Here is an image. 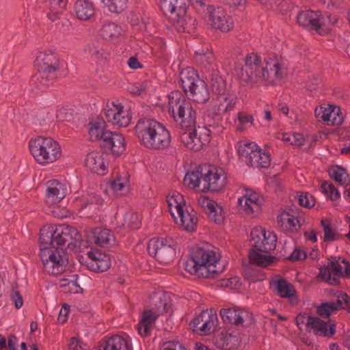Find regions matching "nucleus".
<instances>
[{"instance_id":"10","label":"nucleus","mask_w":350,"mask_h":350,"mask_svg":"<svg viewBox=\"0 0 350 350\" xmlns=\"http://www.w3.org/2000/svg\"><path fill=\"white\" fill-rule=\"evenodd\" d=\"M40 257L43 269L49 275L62 273L68 265V257L63 247L40 241Z\"/></svg>"},{"instance_id":"40","label":"nucleus","mask_w":350,"mask_h":350,"mask_svg":"<svg viewBox=\"0 0 350 350\" xmlns=\"http://www.w3.org/2000/svg\"><path fill=\"white\" fill-rule=\"evenodd\" d=\"M206 78L210 81L213 92L217 96L228 93L226 90V82L216 69L212 68V70L206 74Z\"/></svg>"},{"instance_id":"52","label":"nucleus","mask_w":350,"mask_h":350,"mask_svg":"<svg viewBox=\"0 0 350 350\" xmlns=\"http://www.w3.org/2000/svg\"><path fill=\"white\" fill-rule=\"evenodd\" d=\"M299 204L304 207L310 208L315 204L314 197L308 192H299L297 194Z\"/></svg>"},{"instance_id":"28","label":"nucleus","mask_w":350,"mask_h":350,"mask_svg":"<svg viewBox=\"0 0 350 350\" xmlns=\"http://www.w3.org/2000/svg\"><path fill=\"white\" fill-rule=\"evenodd\" d=\"M315 115L319 120H322L327 125H339L343 120L340 108L333 105H324L317 108Z\"/></svg>"},{"instance_id":"3","label":"nucleus","mask_w":350,"mask_h":350,"mask_svg":"<svg viewBox=\"0 0 350 350\" xmlns=\"http://www.w3.org/2000/svg\"><path fill=\"white\" fill-rule=\"evenodd\" d=\"M191 3L203 5L202 0H161L160 8L170 18L176 29L179 32L192 33L196 27V21L187 14Z\"/></svg>"},{"instance_id":"14","label":"nucleus","mask_w":350,"mask_h":350,"mask_svg":"<svg viewBox=\"0 0 350 350\" xmlns=\"http://www.w3.org/2000/svg\"><path fill=\"white\" fill-rule=\"evenodd\" d=\"M337 21L336 15L328 13L323 14L320 12L311 10L301 12L297 16V21L299 25L314 30L319 34L328 33Z\"/></svg>"},{"instance_id":"55","label":"nucleus","mask_w":350,"mask_h":350,"mask_svg":"<svg viewBox=\"0 0 350 350\" xmlns=\"http://www.w3.org/2000/svg\"><path fill=\"white\" fill-rule=\"evenodd\" d=\"M238 119L241 127L239 129H242L245 127L251 126L253 124V117L245 112H240L238 113Z\"/></svg>"},{"instance_id":"18","label":"nucleus","mask_w":350,"mask_h":350,"mask_svg":"<svg viewBox=\"0 0 350 350\" xmlns=\"http://www.w3.org/2000/svg\"><path fill=\"white\" fill-rule=\"evenodd\" d=\"M176 242L172 238H153L148 244V252L161 263L168 264L176 254Z\"/></svg>"},{"instance_id":"8","label":"nucleus","mask_w":350,"mask_h":350,"mask_svg":"<svg viewBox=\"0 0 350 350\" xmlns=\"http://www.w3.org/2000/svg\"><path fill=\"white\" fill-rule=\"evenodd\" d=\"M28 146L34 160L42 166L55 162L62 155L59 144L51 137L39 136L32 138L29 141Z\"/></svg>"},{"instance_id":"57","label":"nucleus","mask_w":350,"mask_h":350,"mask_svg":"<svg viewBox=\"0 0 350 350\" xmlns=\"http://www.w3.org/2000/svg\"><path fill=\"white\" fill-rule=\"evenodd\" d=\"M56 118L58 121H70L72 119V113L70 109L62 108L57 111Z\"/></svg>"},{"instance_id":"51","label":"nucleus","mask_w":350,"mask_h":350,"mask_svg":"<svg viewBox=\"0 0 350 350\" xmlns=\"http://www.w3.org/2000/svg\"><path fill=\"white\" fill-rule=\"evenodd\" d=\"M110 12L120 13L127 8L129 0H102Z\"/></svg>"},{"instance_id":"33","label":"nucleus","mask_w":350,"mask_h":350,"mask_svg":"<svg viewBox=\"0 0 350 350\" xmlns=\"http://www.w3.org/2000/svg\"><path fill=\"white\" fill-rule=\"evenodd\" d=\"M88 134L91 141L105 139V135L110 131L105 129L106 123L105 120L100 117L92 118L89 123Z\"/></svg>"},{"instance_id":"42","label":"nucleus","mask_w":350,"mask_h":350,"mask_svg":"<svg viewBox=\"0 0 350 350\" xmlns=\"http://www.w3.org/2000/svg\"><path fill=\"white\" fill-rule=\"evenodd\" d=\"M275 287L280 297L289 299L292 304L297 303L296 291L291 284L280 279L275 282Z\"/></svg>"},{"instance_id":"4","label":"nucleus","mask_w":350,"mask_h":350,"mask_svg":"<svg viewBox=\"0 0 350 350\" xmlns=\"http://www.w3.org/2000/svg\"><path fill=\"white\" fill-rule=\"evenodd\" d=\"M220 256L213 250H197L185 263V270L198 277L215 278L224 270L219 262Z\"/></svg>"},{"instance_id":"41","label":"nucleus","mask_w":350,"mask_h":350,"mask_svg":"<svg viewBox=\"0 0 350 350\" xmlns=\"http://www.w3.org/2000/svg\"><path fill=\"white\" fill-rule=\"evenodd\" d=\"M75 11L79 20L87 21L94 16V7L89 0H78L75 3Z\"/></svg>"},{"instance_id":"20","label":"nucleus","mask_w":350,"mask_h":350,"mask_svg":"<svg viewBox=\"0 0 350 350\" xmlns=\"http://www.w3.org/2000/svg\"><path fill=\"white\" fill-rule=\"evenodd\" d=\"M159 299L160 303L159 305H157L156 312L146 310L142 314L140 321L137 324V330L139 334L143 337L150 334L158 317L163 312H168L170 308V303L167 301L166 295L160 296Z\"/></svg>"},{"instance_id":"35","label":"nucleus","mask_w":350,"mask_h":350,"mask_svg":"<svg viewBox=\"0 0 350 350\" xmlns=\"http://www.w3.org/2000/svg\"><path fill=\"white\" fill-rule=\"evenodd\" d=\"M124 29L121 26L112 22L105 23L100 31V36L109 42H116L123 36Z\"/></svg>"},{"instance_id":"19","label":"nucleus","mask_w":350,"mask_h":350,"mask_svg":"<svg viewBox=\"0 0 350 350\" xmlns=\"http://www.w3.org/2000/svg\"><path fill=\"white\" fill-rule=\"evenodd\" d=\"M239 211L248 217H256L261 212L264 204L263 197L251 188H245L238 199Z\"/></svg>"},{"instance_id":"30","label":"nucleus","mask_w":350,"mask_h":350,"mask_svg":"<svg viewBox=\"0 0 350 350\" xmlns=\"http://www.w3.org/2000/svg\"><path fill=\"white\" fill-rule=\"evenodd\" d=\"M340 308L346 309L350 312V297L346 293H340L338 296L337 302H326L317 308L318 314L322 317H328Z\"/></svg>"},{"instance_id":"11","label":"nucleus","mask_w":350,"mask_h":350,"mask_svg":"<svg viewBox=\"0 0 350 350\" xmlns=\"http://www.w3.org/2000/svg\"><path fill=\"white\" fill-rule=\"evenodd\" d=\"M215 120L206 117L204 125L196 129V123L190 126L181 128L180 139L182 144L188 149L198 151L210 142V135L215 129Z\"/></svg>"},{"instance_id":"64","label":"nucleus","mask_w":350,"mask_h":350,"mask_svg":"<svg viewBox=\"0 0 350 350\" xmlns=\"http://www.w3.org/2000/svg\"><path fill=\"white\" fill-rule=\"evenodd\" d=\"M127 64L131 69H138L142 67V64L135 57H131L127 61Z\"/></svg>"},{"instance_id":"21","label":"nucleus","mask_w":350,"mask_h":350,"mask_svg":"<svg viewBox=\"0 0 350 350\" xmlns=\"http://www.w3.org/2000/svg\"><path fill=\"white\" fill-rule=\"evenodd\" d=\"M104 111L107 121L113 125L126 127L131 122V107L122 105L119 100L108 102Z\"/></svg>"},{"instance_id":"62","label":"nucleus","mask_w":350,"mask_h":350,"mask_svg":"<svg viewBox=\"0 0 350 350\" xmlns=\"http://www.w3.org/2000/svg\"><path fill=\"white\" fill-rule=\"evenodd\" d=\"M11 298L16 308L18 309L22 307L23 304V299L17 291L13 290L11 294Z\"/></svg>"},{"instance_id":"46","label":"nucleus","mask_w":350,"mask_h":350,"mask_svg":"<svg viewBox=\"0 0 350 350\" xmlns=\"http://www.w3.org/2000/svg\"><path fill=\"white\" fill-rule=\"evenodd\" d=\"M44 1L49 9L47 16L52 21L58 18L66 5V0H44Z\"/></svg>"},{"instance_id":"53","label":"nucleus","mask_w":350,"mask_h":350,"mask_svg":"<svg viewBox=\"0 0 350 350\" xmlns=\"http://www.w3.org/2000/svg\"><path fill=\"white\" fill-rule=\"evenodd\" d=\"M321 224L324 231V240L325 241H333L338 237L335 230L331 227L329 221L322 220Z\"/></svg>"},{"instance_id":"23","label":"nucleus","mask_w":350,"mask_h":350,"mask_svg":"<svg viewBox=\"0 0 350 350\" xmlns=\"http://www.w3.org/2000/svg\"><path fill=\"white\" fill-rule=\"evenodd\" d=\"M204 20L207 25L224 32L229 31L234 26L232 16L221 7L208 6L204 15Z\"/></svg>"},{"instance_id":"39","label":"nucleus","mask_w":350,"mask_h":350,"mask_svg":"<svg viewBox=\"0 0 350 350\" xmlns=\"http://www.w3.org/2000/svg\"><path fill=\"white\" fill-rule=\"evenodd\" d=\"M202 168L193 171L188 172L183 179L184 185L189 189H195L198 191L204 192L202 188Z\"/></svg>"},{"instance_id":"36","label":"nucleus","mask_w":350,"mask_h":350,"mask_svg":"<svg viewBox=\"0 0 350 350\" xmlns=\"http://www.w3.org/2000/svg\"><path fill=\"white\" fill-rule=\"evenodd\" d=\"M85 165L92 172L97 174L103 175L105 173L106 165L103 154L99 152L89 153L85 159Z\"/></svg>"},{"instance_id":"12","label":"nucleus","mask_w":350,"mask_h":350,"mask_svg":"<svg viewBox=\"0 0 350 350\" xmlns=\"http://www.w3.org/2000/svg\"><path fill=\"white\" fill-rule=\"evenodd\" d=\"M180 83L189 100L197 103H205L208 100L207 85L193 68L188 67L180 72Z\"/></svg>"},{"instance_id":"29","label":"nucleus","mask_w":350,"mask_h":350,"mask_svg":"<svg viewBox=\"0 0 350 350\" xmlns=\"http://www.w3.org/2000/svg\"><path fill=\"white\" fill-rule=\"evenodd\" d=\"M197 203L198 206L208 215L210 219L217 224L223 222L224 219L223 209L215 201L208 197L200 196Z\"/></svg>"},{"instance_id":"7","label":"nucleus","mask_w":350,"mask_h":350,"mask_svg":"<svg viewBox=\"0 0 350 350\" xmlns=\"http://www.w3.org/2000/svg\"><path fill=\"white\" fill-rule=\"evenodd\" d=\"M166 203L168 211L176 224L187 231H193L197 224L196 213L187 205L182 194L172 192L167 196Z\"/></svg>"},{"instance_id":"22","label":"nucleus","mask_w":350,"mask_h":350,"mask_svg":"<svg viewBox=\"0 0 350 350\" xmlns=\"http://www.w3.org/2000/svg\"><path fill=\"white\" fill-rule=\"evenodd\" d=\"M202 178L204 192L219 191L224 188L226 183V174L224 169L214 165L202 167Z\"/></svg>"},{"instance_id":"48","label":"nucleus","mask_w":350,"mask_h":350,"mask_svg":"<svg viewBox=\"0 0 350 350\" xmlns=\"http://www.w3.org/2000/svg\"><path fill=\"white\" fill-rule=\"evenodd\" d=\"M321 190L327 198L333 202L337 201L340 198V191L331 183L323 182L321 185Z\"/></svg>"},{"instance_id":"60","label":"nucleus","mask_w":350,"mask_h":350,"mask_svg":"<svg viewBox=\"0 0 350 350\" xmlns=\"http://www.w3.org/2000/svg\"><path fill=\"white\" fill-rule=\"evenodd\" d=\"M131 23L133 27H136L138 30L147 31L148 27L146 23L142 19V22H139L138 17L136 15H131Z\"/></svg>"},{"instance_id":"50","label":"nucleus","mask_w":350,"mask_h":350,"mask_svg":"<svg viewBox=\"0 0 350 350\" xmlns=\"http://www.w3.org/2000/svg\"><path fill=\"white\" fill-rule=\"evenodd\" d=\"M84 51L96 61L100 60L105 55L102 47L98 42H92L86 45Z\"/></svg>"},{"instance_id":"6","label":"nucleus","mask_w":350,"mask_h":350,"mask_svg":"<svg viewBox=\"0 0 350 350\" xmlns=\"http://www.w3.org/2000/svg\"><path fill=\"white\" fill-rule=\"evenodd\" d=\"M40 240L42 243H51L57 247L66 250L67 247L72 245L75 247H80L81 236L78 230L69 225L44 226L40 233Z\"/></svg>"},{"instance_id":"1","label":"nucleus","mask_w":350,"mask_h":350,"mask_svg":"<svg viewBox=\"0 0 350 350\" xmlns=\"http://www.w3.org/2000/svg\"><path fill=\"white\" fill-rule=\"evenodd\" d=\"M283 70L282 59L276 54H268L262 62L258 55L252 53L245 57L244 66L234 68V75L242 83L247 85L258 82L274 83L283 77Z\"/></svg>"},{"instance_id":"25","label":"nucleus","mask_w":350,"mask_h":350,"mask_svg":"<svg viewBox=\"0 0 350 350\" xmlns=\"http://www.w3.org/2000/svg\"><path fill=\"white\" fill-rule=\"evenodd\" d=\"M218 323L216 312L213 310L203 311L191 323L193 332L206 335L213 332Z\"/></svg>"},{"instance_id":"38","label":"nucleus","mask_w":350,"mask_h":350,"mask_svg":"<svg viewBox=\"0 0 350 350\" xmlns=\"http://www.w3.org/2000/svg\"><path fill=\"white\" fill-rule=\"evenodd\" d=\"M88 257L91 260L90 266L92 270L105 271L109 268V258L107 256L97 251H90Z\"/></svg>"},{"instance_id":"45","label":"nucleus","mask_w":350,"mask_h":350,"mask_svg":"<svg viewBox=\"0 0 350 350\" xmlns=\"http://www.w3.org/2000/svg\"><path fill=\"white\" fill-rule=\"evenodd\" d=\"M329 174L337 183L340 185L347 186L350 183V178L347 170L339 165H334L329 167Z\"/></svg>"},{"instance_id":"49","label":"nucleus","mask_w":350,"mask_h":350,"mask_svg":"<svg viewBox=\"0 0 350 350\" xmlns=\"http://www.w3.org/2000/svg\"><path fill=\"white\" fill-rule=\"evenodd\" d=\"M141 225V218L137 213H127L124 217L122 226L130 229H137Z\"/></svg>"},{"instance_id":"59","label":"nucleus","mask_w":350,"mask_h":350,"mask_svg":"<svg viewBox=\"0 0 350 350\" xmlns=\"http://www.w3.org/2000/svg\"><path fill=\"white\" fill-rule=\"evenodd\" d=\"M86 345L77 338H72L68 343L69 350H85Z\"/></svg>"},{"instance_id":"15","label":"nucleus","mask_w":350,"mask_h":350,"mask_svg":"<svg viewBox=\"0 0 350 350\" xmlns=\"http://www.w3.org/2000/svg\"><path fill=\"white\" fill-rule=\"evenodd\" d=\"M237 148L240 157L247 165L262 168L269 166V153L262 150L255 142L242 140L238 143Z\"/></svg>"},{"instance_id":"27","label":"nucleus","mask_w":350,"mask_h":350,"mask_svg":"<svg viewBox=\"0 0 350 350\" xmlns=\"http://www.w3.org/2000/svg\"><path fill=\"white\" fill-rule=\"evenodd\" d=\"M68 193L66 183L57 180H51L47 183L46 202L49 206H54L59 203Z\"/></svg>"},{"instance_id":"13","label":"nucleus","mask_w":350,"mask_h":350,"mask_svg":"<svg viewBox=\"0 0 350 350\" xmlns=\"http://www.w3.org/2000/svg\"><path fill=\"white\" fill-rule=\"evenodd\" d=\"M168 111L181 128L196 123V111L190 101L178 91L172 92L168 95Z\"/></svg>"},{"instance_id":"5","label":"nucleus","mask_w":350,"mask_h":350,"mask_svg":"<svg viewBox=\"0 0 350 350\" xmlns=\"http://www.w3.org/2000/svg\"><path fill=\"white\" fill-rule=\"evenodd\" d=\"M253 249L249 253L250 262L260 267H267L273 262L269 252L275 249L277 238L271 231L256 228L251 232Z\"/></svg>"},{"instance_id":"9","label":"nucleus","mask_w":350,"mask_h":350,"mask_svg":"<svg viewBox=\"0 0 350 350\" xmlns=\"http://www.w3.org/2000/svg\"><path fill=\"white\" fill-rule=\"evenodd\" d=\"M59 66V58L56 53L49 49L40 51L36 57L34 66L38 72L33 78L38 87L48 86L56 77Z\"/></svg>"},{"instance_id":"32","label":"nucleus","mask_w":350,"mask_h":350,"mask_svg":"<svg viewBox=\"0 0 350 350\" xmlns=\"http://www.w3.org/2000/svg\"><path fill=\"white\" fill-rule=\"evenodd\" d=\"M104 146L111 150L114 155H119L125 150V139L123 135L116 132H111L105 135Z\"/></svg>"},{"instance_id":"34","label":"nucleus","mask_w":350,"mask_h":350,"mask_svg":"<svg viewBox=\"0 0 350 350\" xmlns=\"http://www.w3.org/2000/svg\"><path fill=\"white\" fill-rule=\"evenodd\" d=\"M103 350H133V347L129 336L114 335L105 341Z\"/></svg>"},{"instance_id":"24","label":"nucleus","mask_w":350,"mask_h":350,"mask_svg":"<svg viewBox=\"0 0 350 350\" xmlns=\"http://www.w3.org/2000/svg\"><path fill=\"white\" fill-rule=\"evenodd\" d=\"M237 103V98L234 95L230 93L217 95L214 98L208 109V116L213 115L217 120H220V117L226 115L234 109Z\"/></svg>"},{"instance_id":"61","label":"nucleus","mask_w":350,"mask_h":350,"mask_svg":"<svg viewBox=\"0 0 350 350\" xmlns=\"http://www.w3.org/2000/svg\"><path fill=\"white\" fill-rule=\"evenodd\" d=\"M160 350H186L179 342H167L163 345Z\"/></svg>"},{"instance_id":"63","label":"nucleus","mask_w":350,"mask_h":350,"mask_svg":"<svg viewBox=\"0 0 350 350\" xmlns=\"http://www.w3.org/2000/svg\"><path fill=\"white\" fill-rule=\"evenodd\" d=\"M69 312L68 306L64 305L59 312L58 322L60 323H64L67 321V316Z\"/></svg>"},{"instance_id":"44","label":"nucleus","mask_w":350,"mask_h":350,"mask_svg":"<svg viewBox=\"0 0 350 350\" xmlns=\"http://www.w3.org/2000/svg\"><path fill=\"white\" fill-rule=\"evenodd\" d=\"M94 234L95 243L102 247L113 245L116 241L113 234L107 228H96Z\"/></svg>"},{"instance_id":"26","label":"nucleus","mask_w":350,"mask_h":350,"mask_svg":"<svg viewBox=\"0 0 350 350\" xmlns=\"http://www.w3.org/2000/svg\"><path fill=\"white\" fill-rule=\"evenodd\" d=\"M103 200L94 193L77 198L75 206L79 209L80 217H90L93 216L99 210Z\"/></svg>"},{"instance_id":"31","label":"nucleus","mask_w":350,"mask_h":350,"mask_svg":"<svg viewBox=\"0 0 350 350\" xmlns=\"http://www.w3.org/2000/svg\"><path fill=\"white\" fill-rule=\"evenodd\" d=\"M220 315L225 323L237 325H243L250 319V314L247 311L235 308L221 309Z\"/></svg>"},{"instance_id":"2","label":"nucleus","mask_w":350,"mask_h":350,"mask_svg":"<svg viewBox=\"0 0 350 350\" xmlns=\"http://www.w3.org/2000/svg\"><path fill=\"white\" fill-rule=\"evenodd\" d=\"M135 131L140 144L146 148L163 149L170 142V135L167 129L153 119L139 120L135 125Z\"/></svg>"},{"instance_id":"54","label":"nucleus","mask_w":350,"mask_h":350,"mask_svg":"<svg viewBox=\"0 0 350 350\" xmlns=\"http://www.w3.org/2000/svg\"><path fill=\"white\" fill-rule=\"evenodd\" d=\"M240 284V279L237 276L223 279L220 281L219 284L221 286L230 289L237 288Z\"/></svg>"},{"instance_id":"56","label":"nucleus","mask_w":350,"mask_h":350,"mask_svg":"<svg viewBox=\"0 0 350 350\" xmlns=\"http://www.w3.org/2000/svg\"><path fill=\"white\" fill-rule=\"evenodd\" d=\"M261 3L266 5L271 9L279 10L280 12H284L283 9L285 3L280 0H258Z\"/></svg>"},{"instance_id":"43","label":"nucleus","mask_w":350,"mask_h":350,"mask_svg":"<svg viewBox=\"0 0 350 350\" xmlns=\"http://www.w3.org/2000/svg\"><path fill=\"white\" fill-rule=\"evenodd\" d=\"M111 189L116 196H123L129 191V176L126 174L118 176L111 183Z\"/></svg>"},{"instance_id":"58","label":"nucleus","mask_w":350,"mask_h":350,"mask_svg":"<svg viewBox=\"0 0 350 350\" xmlns=\"http://www.w3.org/2000/svg\"><path fill=\"white\" fill-rule=\"evenodd\" d=\"M308 256L306 252L303 250L302 249L297 247L295 248L291 256L288 257L289 260L291 261H298L303 260L306 259Z\"/></svg>"},{"instance_id":"37","label":"nucleus","mask_w":350,"mask_h":350,"mask_svg":"<svg viewBox=\"0 0 350 350\" xmlns=\"http://www.w3.org/2000/svg\"><path fill=\"white\" fill-rule=\"evenodd\" d=\"M278 221L284 230L289 232L297 231L301 226L299 219L289 211H282L278 217Z\"/></svg>"},{"instance_id":"16","label":"nucleus","mask_w":350,"mask_h":350,"mask_svg":"<svg viewBox=\"0 0 350 350\" xmlns=\"http://www.w3.org/2000/svg\"><path fill=\"white\" fill-rule=\"evenodd\" d=\"M350 276V265L344 258L332 257L320 269L319 277L321 280L336 285L340 277Z\"/></svg>"},{"instance_id":"47","label":"nucleus","mask_w":350,"mask_h":350,"mask_svg":"<svg viewBox=\"0 0 350 350\" xmlns=\"http://www.w3.org/2000/svg\"><path fill=\"white\" fill-rule=\"evenodd\" d=\"M275 137L286 144L295 146H301L305 142V139L301 133H278Z\"/></svg>"},{"instance_id":"17","label":"nucleus","mask_w":350,"mask_h":350,"mask_svg":"<svg viewBox=\"0 0 350 350\" xmlns=\"http://www.w3.org/2000/svg\"><path fill=\"white\" fill-rule=\"evenodd\" d=\"M296 323L299 329H305L318 336L331 338L335 334V325L321 320L307 313L299 314L296 317Z\"/></svg>"}]
</instances>
